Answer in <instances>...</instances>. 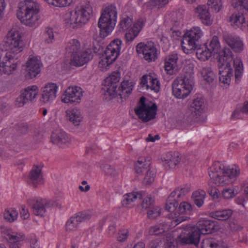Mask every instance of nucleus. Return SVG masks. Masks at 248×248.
Returning <instances> with one entry per match:
<instances>
[{"label":"nucleus","instance_id":"f257e3e1","mask_svg":"<svg viewBox=\"0 0 248 248\" xmlns=\"http://www.w3.org/2000/svg\"><path fill=\"white\" fill-rule=\"evenodd\" d=\"M240 172L238 166H227L220 162H215L208 170L211 181L217 186L232 183L239 175Z\"/></svg>","mask_w":248,"mask_h":248},{"label":"nucleus","instance_id":"f03ea898","mask_svg":"<svg viewBox=\"0 0 248 248\" xmlns=\"http://www.w3.org/2000/svg\"><path fill=\"white\" fill-rule=\"evenodd\" d=\"M17 17L21 22L30 27H36L39 24V4L31 0H26L18 4Z\"/></svg>","mask_w":248,"mask_h":248},{"label":"nucleus","instance_id":"7ed1b4c3","mask_svg":"<svg viewBox=\"0 0 248 248\" xmlns=\"http://www.w3.org/2000/svg\"><path fill=\"white\" fill-rule=\"evenodd\" d=\"M117 17V11L115 4H111L102 11L98 22L100 35L102 37L107 36L114 29Z\"/></svg>","mask_w":248,"mask_h":248},{"label":"nucleus","instance_id":"20e7f679","mask_svg":"<svg viewBox=\"0 0 248 248\" xmlns=\"http://www.w3.org/2000/svg\"><path fill=\"white\" fill-rule=\"evenodd\" d=\"M194 86L193 74L186 73L175 78L172 83L173 95L178 99H185L192 91Z\"/></svg>","mask_w":248,"mask_h":248},{"label":"nucleus","instance_id":"39448f33","mask_svg":"<svg viewBox=\"0 0 248 248\" xmlns=\"http://www.w3.org/2000/svg\"><path fill=\"white\" fill-rule=\"evenodd\" d=\"M0 49L5 54L16 55L23 50V43L21 33L17 31H9L0 45Z\"/></svg>","mask_w":248,"mask_h":248},{"label":"nucleus","instance_id":"423d86ee","mask_svg":"<svg viewBox=\"0 0 248 248\" xmlns=\"http://www.w3.org/2000/svg\"><path fill=\"white\" fill-rule=\"evenodd\" d=\"M92 13V7L87 3L70 12L65 18V23L72 29L79 28L87 22Z\"/></svg>","mask_w":248,"mask_h":248},{"label":"nucleus","instance_id":"0eeeda50","mask_svg":"<svg viewBox=\"0 0 248 248\" xmlns=\"http://www.w3.org/2000/svg\"><path fill=\"white\" fill-rule=\"evenodd\" d=\"M232 5L239 12L230 16L229 21L231 25L235 29H246L247 24L246 19L248 18V0H235Z\"/></svg>","mask_w":248,"mask_h":248},{"label":"nucleus","instance_id":"6e6552de","mask_svg":"<svg viewBox=\"0 0 248 248\" xmlns=\"http://www.w3.org/2000/svg\"><path fill=\"white\" fill-rule=\"evenodd\" d=\"M203 32L199 27H192L184 35L181 46L184 52L186 54L191 52L200 46L201 39Z\"/></svg>","mask_w":248,"mask_h":248},{"label":"nucleus","instance_id":"1a4fd4ad","mask_svg":"<svg viewBox=\"0 0 248 248\" xmlns=\"http://www.w3.org/2000/svg\"><path fill=\"white\" fill-rule=\"evenodd\" d=\"M218 54V65H231L232 62L234 67V73L236 81H239L241 78L243 67L242 61L239 59L233 60L232 52L230 49L224 47L220 49Z\"/></svg>","mask_w":248,"mask_h":248},{"label":"nucleus","instance_id":"9d476101","mask_svg":"<svg viewBox=\"0 0 248 248\" xmlns=\"http://www.w3.org/2000/svg\"><path fill=\"white\" fill-rule=\"evenodd\" d=\"M157 110L156 104L146 102V98H140L138 106L135 108V114L143 123H147L155 118Z\"/></svg>","mask_w":248,"mask_h":248},{"label":"nucleus","instance_id":"9b49d317","mask_svg":"<svg viewBox=\"0 0 248 248\" xmlns=\"http://www.w3.org/2000/svg\"><path fill=\"white\" fill-rule=\"evenodd\" d=\"M139 55H142L143 58L148 62H154L157 58V50L155 43L152 41L146 43L140 42L136 48Z\"/></svg>","mask_w":248,"mask_h":248},{"label":"nucleus","instance_id":"f8f14e48","mask_svg":"<svg viewBox=\"0 0 248 248\" xmlns=\"http://www.w3.org/2000/svg\"><path fill=\"white\" fill-rule=\"evenodd\" d=\"M122 41L119 39H115L107 46L105 55L106 62L109 65L113 63L120 55Z\"/></svg>","mask_w":248,"mask_h":248},{"label":"nucleus","instance_id":"ddd939ff","mask_svg":"<svg viewBox=\"0 0 248 248\" xmlns=\"http://www.w3.org/2000/svg\"><path fill=\"white\" fill-rule=\"evenodd\" d=\"M82 95V90L80 87H69L62 96V101L65 103L76 105L80 103Z\"/></svg>","mask_w":248,"mask_h":248},{"label":"nucleus","instance_id":"4468645a","mask_svg":"<svg viewBox=\"0 0 248 248\" xmlns=\"http://www.w3.org/2000/svg\"><path fill=\"white\" fill-rule=\"evenodd\" d=\"M219 229V227L216 222L206 218L200 219L196 225V229L203 235L213 233Z\"/></svg>","mask_w":248,"mask_h":248},{"label":"nucleus","instance_id":"2eb2a0df","mask_svg":"<svg viewBox=\"0 0 248 248\" xmlns=\"http://www.w3.org/2000/svg\"><path fill=\"white\" fill-rule=\"evenodd\" d=\"M120 75L119 72L114 71L105 79L104 89L109 95L115 96L118 83L120 79Z\"/></svg>","mask_w":248,"mask_h":248},{"label":"nucleus","instance_id":"dca6fc26","mask_svg":"<svg viewBox=\"0 0 248 248\" xmlns=\"http://www.w3.org/2000/svg\"><path fill=\"white\" fill-rule=\"evenodd\" d=\"M42 63L36 57H30L26 62V75L28 78H33L37 77L41 72Z\"/></svg>","mask_w":248,"mask_h":248},{"label":"nucleus","instance_id":"f3484780","mask_svg":"<svg viewBox=\"0 0 248 248\" xmlns=\"http://www.w3.org/2000/svg\"><path fill=\"white\" fill-rule=\"evenodd\" d=\"M58 86L54 83H48L42 88L40 101L44 104L50 103L56 97Z\"/></svg>","mask_w":248,"mask_h":248},{"label":"nucleus","instance_id":"a211bd4d","mask_svg":"<svg viewBox=\"0 0 248 248\" xmlns=\"http://www.w3.org/2000/svg\"><path fill=\"white\" fill-rule=\"evenodd\" d=\"M201 234L196 229L186 234L182 232L177 237V241L181 245L191 244L198 247Z\"/></svg>","mask_w":248,"mask_h":248},{"label":"nucleus","instance_id":"6ab92c4d","mask_svg":"<svg viewBox=\"0 0 248 248\" xmlns=\"http://www.w3.org/2000/svg\"><path fill=\"white\" fill-rule=\"evenodd\" d=\"M51 139L53 143L61 148L67 147L71 143L70 137L65 131L61 129H57L52 132Z\"/></svg>","mask_w":248,"mask_h":248},{"label":"nucleus","instance_id":"aec40b11","mask_svg":"<svg viewBox=\"0 0 248 248\" xmlns=\"http://www.w3.org/2000/svg\"><path fill=\"white\" fill-rule=\"evenodd\" d=\"M43 166L34 165L30 171L29 176L28 183L29 185L36 187L44 183L43 175L42 171Z\"/></svg>","mask_w":248,"mask_h":248},{"label":"nucleus","instance_id":"412c9836","mask_svg":"<svg viewBox=\"0 0 248 248\" xmlns=\"http://www.w3.org/2000/svg\"><path fill=\"white\" fill-rule=\"evenodd\" d=\"M205 108L204 98L201 95H198L193 98L189 109L193 116L197 118L203 112Z\"/></svg>","mask_w":248,"mask_h":248},{"label":"nucleus","instance_id":"4be33fe9","mask_svg":"<svg viewBox=\"0 0 248 248\" xmlns=\"http://www.w3.org/2000/svg\"><path fill=\"white\" fill-rule=\"evenodd\" d=\"M93 57V55L91 50L79 51L71 56V62L73 65L80 66L91 60Z\"/></svg>","mask_w":248,"mask_h":248},{"label":"nucleus","instance_id":"5701e85b","mask_svg":"<svg viewBox=\"0 0 248 248\" xmlns=\"http://www.w3.org/2000/svg\"><path fill=\"white\" fill-rule=\"evenodd\" d=\"M144 25V21L140 19L134 22L133 26L125 31L124 38L126 43H131L138 36Z\"/></svg>","mask_w":248,"mask_h":248},{"label":"nucleus","instance_id":"b1692460","mask_svg":"<svg viewBox=\"0 0 248 248\" xmlns=\"http://www.w3.org/2000/svg\"><path fill=\"white\" fill-rule=\"evenodd\" d=\"M224 41L235 52H240L244 49V44L239 37L230 34L223 36Z\"/></svg>","mask_w":248,"mask_h":248},{"label":"nucleus","instance_id":"393cba45","mask_svg":"<svg viewBox=\"0 0 248 248\" xmlns=\"http://www.w3.org/2000/svg\"><path fill=\"white\" fill-rule=\"evenodd\" d=\"M195 12L197 17L203 24L209 26L212 24L213 20L207 6L205 5L198 6L196 9Z\"/></svg>","mask_w":248,"mask_h":248},{"label":"nucleus","instance_id":"a878e982","mask_svg":"<svg viewBox=\"0 0 248 248\" xmlns=\"http://www.w3.org/2000/svg\"><path fill=\"white\" fill-rule=\"evenodd\" d=\"M49 202L45 199H34L32 200L33 213L37 216L43 217L46 213V207L48 206Z\"/></svg>","mask_w":248,"mask_h":248},{"label":"nucleus","instance_id":"bb28decb","mask_svg":"<svg viewBox=\"0 0 248 248\" xmlns=\"http://www.w3.org/2000/svg\"><path fill=\"white\" fill-rule=\"evenodd\" d=\"M178 56L176 53L168 55L164 60V68L167 74L172 75L176 72L177 62Z\"/></svg>","mask_w":248,"mask_h":248},{"label":"nucleus","instance_id":"cd10ccee","mask_svg":"<svg viewBox=\"0 0 248 248\" xmlns=\"http://www.w3.org/2000/svg\"><path fill=\"white\" fill-rule=\"evenodd\" d=\"M231 65H218L219 75V81L224 84L229 85L233 70Z\"/></svg>","mask_w":248,"mask_h":248},{"label":"nucleus","instance_id":"c85d7f7f","mask_svg":"<svg viewBox=\"0 0 248 248\" xmlns=\"http://www.w3.org/2000/svg\"><path fill=\"white\" fill-rule=\"evenodd\" d=\"M181 158L178 153H168L164 157L163 165L167 169H174L179 164Z\"/></svg>","mask_w":248,"mask_h":248},{"label":"nucleus","instance_id":"c756f323","mask_svg":"<svg viewBox=\"0 0 248 248\" xmlns=\"http://www.w3.org/2000/svg\"><path fill=\"white\" fill-rule=\"evenodd\" d=\"M133 86L134 85L132 82L129 81L128 80L123 81L118 89H116L115 95H118L121 96V98H124L125 99L131 94Z\"/></svg>","mask_w":248,"mask_h":248},{"label":"nucleus","instance_id":"7c9ffc66","mask_svg":"<svg viewBox=\"0 0 248 248\" xmlns=\"http://www.w3.org/2000/svg\"><path fill=\"white\" fill-rule=\"evenodd\" d=\"M67 118L72 124L76 125H78L82 120V117L80 111L77 108H73L66 111Z\"/></svg>","mask_w":248,"mask_h":248},{"label":"nucleus","instance_id":"2f4dec72","mask_svg":"<svg viewBox=\"0 0 248 248\" xmlns=\"http://www.w3.org/2000/svg\"><path fill=\"white\" fill-rule=\"evenodd\" d=\"M201 248H226L216 238L206 237L203 239L201 244Z\"/></svg>","mask_w":248,"mask_h":248},{"label":"nucleus","instance_id":"473e14b6","mask_svg":"<svg viewBox=\"0 0 248 248\" xmlns=\"http://www.w3.org/2000/svg\"><path fill=\"white\" fill-rule=\"evenodd\" d=\"M232 212V210L230 209L218 210L211 212L210 216L215 219L224 221L231 217Z\"/></svg>","mask_w":248,"mask_h":248},{"label":"nucleus","instance_id":"72a5a7b5","mask_svg":"<svg viewBox=\"0 0 248 248\" xmlns=\"http://www.w3.org/2000/svg\"><path fill=\"white\" fill-rule=\"evenodd\" d=\"M22 92L27 98L29 102H33L36 100L38 94V88L36 85L28 86Z\"/></svg>","mask_w":248,"mask_h":248},{"label":"nucleus","instance_id":"f704fd0d","mask_svg":"<svg viewBox=\"0 0 248 248\" xmlns=\"http://www.w3.org/2000/svg\"><path fill=\"white\" fill-rule=\"evenodd\" d=\"M142 197L141 192H132L124 194L122 203L123 206H126L137 200H140Z\"/></svg>","mask_w":248,"mask_h":248},{"label":"nucleus","instance_id":"c9c22d12","mask_svg":"<svg viewBox=\"0 0 248 248\" xmlns=\"http://www.w3.org/2000/svg\"><path fill=\"white\" fill-rule=\"evenodd\" d=\"M66 50L68 53L71 54V56L79 52L81 50L79 41L77 39L71 40L67 44Z\"/></svg>","mask_w":248,"mask_h":248},{"label":"nucleus","instance_id":"e433bc0d","mask_svg":"<svg viewBox=\"0 0 248 248\" xmlns=\"http://www.w3.org/2000/svg\"><path fill=\"white\" fill-rule=\"evenodd\" d=\"M205 196L206 192L203 190H198L192 193V198L197 207H201L202 206Z\"/></svg>","mask_w":248,"mask_h":248},{"label":"nucleus","instance_id":"4c0bfd02","mask_svg":"<svg viewBox=\"0 0 248 248\" xmlns=\"http://www.w3.org/2000/svg\"><path fill=\"white\" fill-rule=\"evenodd\" d=\"M196 49V56L197 58L202 61H205L209 59L212 54L207 46H204L201 47V46L198 47Z\"/></svg>","mask_w":248,"mask_h":248},{"label":"nucleus","instance_id":"58836bf2","mask_svg":"<svg viewBox=\"0 0 248 248\" xmlns=\"http://www.w3.org/2000/svg\"><path fill=\"white\" fill-rule=\"evenodd\" d=\"M25 235L23 234H10L8 233L6 237V239L11 243L10 246V248H20L16 242H19L24 240Z\"/></svg>","mask_w":248,"mask_h":248},{"label":"nucleus","instance_id":"ea45409f","mask_svg":"<svg viewBox=\"0 0 248 248\" xmlns=\"http://www.w3.org/2000/svg\"><path fill=\"white\" fill-rule=\"evenodd\" d=\"M133 23V18L124 16L120 19L118 25L119 31H124L131 27Z\"/></svg>","mask_w":248,"mask_h":248},{"label":"nucleus","instance_id":"a19ab883","mask_svg":"<svg viewBox=\"0 0 248 248\" xmlns=\"http://www.w3.org/2000/svg\"><path fill=\"white\" fill-rule=\"evenodd\" d=\"M160 82L155 74H149V85H147V89H151L157 93L160 89Z\"/></svg>","mask_w":248,"mask_h":248},{"label":"nucleus","instance_id":"79ce46f5","mask_svg":"<svg viewBox=\"0 0 248 248\" xmlns=\"http://www.w3.org/2000/svg\"><path fill=\"white\" fill-rule=\"evenodd\" d=\"M201 74L203 79L208 83L212 82L215 78L214 72L209 67H203L201 71Z\"/></svg>","mask_w":248,"mask_h":248},{"label":"nucleus","instance_id":"37998d69","mask_svg":"<svg viewBox=\"0 0 248 248\" xmlns=\"http://www.w3.org/2000/svg\"><path fill=\"white\" fill-rule=\"evenodd\" d=\"M18 214V212L15 209L9 208L5 210L3 217L6 220L12 222L17 219Z\"/></svg>","mask_w":248,"mask_h":248},{"label":"nucleus","instance_id":"c03bdc74","mask_svg":"<svg viewBox=\"0 0 248 248\" xmlns=\"http://www.w3.org/2000/svg\"><path fill=\"white\" fill-rule=\"evenodd\" d=\"M150 165V163L146 162L144 157H140L139 158L137 163L135 165V171L138 174L141 173L144 170L149 167Z\"/></svg>","mask_w":248,"mask_h":248},{"label":"nucleus","instance_id":"a18cd8bd","mask_svg":"<svg viewBox=\"0 0 248 248\" xmlns=\"http://www.w3.org/2000/svg\"><path fill=\"white\" fill-rule=\"evenodd\" d=\"M212 54H217L220 49V43L217 36H214L211 40L209 46H207Z\"/></svg>","mask_w":248,"mask_h":248},{"label":"nucleus","instance_id":"49530a36","mask_svg":"<svg viewBox=\"0 0 248 248\" xmlns=\"http://www.w3.org/2000/svg\"><path fill=\"white\" fill-rule=\"evenodd\" d=\"M79 223L74 216L71 217L66 222V230L67 231H75L78 229Z\"/></svg>","mask_w":248,"mask_h":248},{"label":"nucleus","instance_id":"de8ad7c7","mask_svg":"<svg viewBox=\"0 0 248 248\" xmlns=\"http://www.w3.org/2000/svg\"><path fill=\"white\" fill-rule=\"evenodd\" d=\"M16 55L5 54L2 59V62H0L1 69L5 65H11L14 63H17V59H15Z\"/></svg>","mask_w":248,"mask_h":248},{"label":"nucleus","instance_id":"09e8293b","mask_svg":"<svg viewBox=\"0 0 248 248\" xmlns=\"http://www.w3.org/2000/svg\"><path fill=\"white\" fill-rule=\"evenodd\" d=\"M74 216L79 224L81 222L89 220L91 217V215L86 211L78 212Z\"/></svg>","mask_w":248,"mask_h":248},{"label":"nucleus","instance_id":"8fccbe9b","mask_svg":"<svg viewBox=\"0 0 248 248\" xmlns=\"http://www.w3.org/2000/svg\"><path fill=\"white\" fill-rule=\"evenodd\" d=\"M49 4H52L58 7H66L69 6L72 0H45Z\"/></svg>","mask_w":248,"mask_h":248},{"label":"nucleus","instance_id":"3c124183","mask_svg":"<svg viewBox=\"0 0 248 248\" xmlns=\"http://www.w3.org/2000/svg\"><path fill=\"white\" fill-rule=\"evenodd\" d=\"M45 41L47 44L52 43L54 40V35L53 29L46 28L44 34Z\"/></svg>","mask_w":248,"mask_h":248},{"label":"nucleus","instance_id":"603ef678","mask_svg":"<svg viewBox=\"0 0 248 248\" xmlns=\"http://www.w3.org/2000/svg\"><path fill=\"white\" fill-rule=\"evenodd\" d=\"M178 206V202L177 200L167 199L166 203V209L170 212L175 211Z\"/></svg>","mask_w":248,"mask_h":248},{"label":"nucleus","instance_id":"864d4df0","mask_svg":"<svg viewBox=\"0 0 248 248\" xmlns=\"http://www.w3.org/2000/svg\"><path fill=\"white\" fill-rule=\"evenodd\" d=\"M160 208L158 206H153L148 210V217L150 219H155L160 215Z\"/></svg>","mask_w":248,"mask_h":248},{"label":"nucleus","instance_id":"5fc2aeb1","mask_svg":"<svg viewBox=\"0 0 248 248\" xmlns=\"http://www.w3.org/2000/svg\"><path fill=\"white\" fill-rule=\"evenodd\" d=\"M129 236V231L127 229L120 230L117 234V240L119 242H124L126 241Z\"/></svg>","mask_w":248,"mask_h":248},{"label":"nucleus","instance_id":"6e6d98bb","mask_svg":"<svg viewBox=\"0 0 248 248\" xmlns=\"http://www.w3.org/2000/svg\"><path fill=\"white\" fill-rule=\"evenodd\" d=\"M179 210L182 214H190L192 210V206L187 202H182L179 205Z\"/></svg>","mask_w":248,"mask_h":248},{"label":"nucleus","instance_id":"4d7b16f0","mask_svg":"<svg viewBox=\"0 0 248 248\" xmlns=\"http://www.w3.org/2000/svg\"><path fill=\"white\" fill-rule=\"evenodd\" d=\"M207 4L211 6V8L215 12L217 13L221 9L222 2L221 0H208Z\"/></svg>","mask_w":248,"mask_h":248},{"label":"nucleus","instance_id":"13d9d810","mask_svg":"<svg viewBox=\"0 0 248 248\" xmlns=\"http://www.w3.org/2000/svg\"><path fill=\"white\" fill-rule=\"evenodd\" d=\"M29 103L27 98L26 97V96L21 91L20 95L16 100V105L18 107H21Z\"/></svg>","mask_w":248,"mask_h":248},{"label":"nucleus","instance_id":"bf43d9fd","mask_svg":"<svg viewBox=\"0 0 248 248\" xmlns=\"http://www.w3.org/2000/svg\"><path fill=\"white\" fill-rule=\"evenodd\" d=\"M236 194V193L234 192V189L232 187L224 189L222 191V196L226 199L232 198L235 197Z\"/></svg>","mask_w":248,"mask_h":248},{"label":"nucleus","instance_id":"052dcab7","mask_svg":"<svg viewBox=\"0 0 248 248\" xmlns=\"http://www.w3.org/2000/svg\"><path fill=\"white\" fill-rule=\"evenodd\" d=\"M154 200L151 197H147L144 199L141 206L143 209H149L154 206Z\"/></svg>","mask_w":248,"mask_h":248},{"label":"nucleus","instance_id":"680f3d73","mask_svg":"<svg viewBox=\"0 0 248 248\" xmlns=\"http://www.w3.org/2000/svg\"><path fill=\"white\" fill-rule=\"evenodd\" d=\"M100 168L106 175H113L115 174L114 169L109 164L102 165Z\"/></svg>","mask_w":248,"mask_h":248},{"label":"nucleus","instance_id":"e2e57ef3","mask_svg":"<svg viewBox=\"0 0 248 248\" xmlns=\"http://www.w3.org/2000/svg\"><path fill=\"white\" fill-rule=\"evenodd\" d=\"M169 2V0H151V5L153 7L161 8L166 5Z\"/></svg>","mask_w":248,"mask_h":248},{"label":"nucleus","instance_id":"0e129e2a","mask_svg":"<svg viewBox=\"0 0 248 248\" xmlns=\"http://www.w3.org/2000/svg\"><path fill=\"white\" fill-rule=\"evenodd\" d=\"M155 179L154 173L153 171L148 170L143 180V183L146 185H149L154 182Z\"/></svg>","mask_w":248,"mask_h":248},{"label":"nucleus","instance_id":"69168bd1","mask_svg":"<svg viewBox=\"0 0 248 248\" xmlns=\"http://www.w3.org/2000/svg\"><path fill=\"white\" fill-rule=\"evenodd\" d=\"M17 67V63H14L13 65H5L3 66L2 68H1V70L3 71L5 74L10 75L12 74L13 72L16 70Z\"/></svg>","mask_w":248,"mask_h":248},{"label":"nucleus","instance_id":"338daca9","mask_svg":"<svg viewBox=\"0 0 248 248\" xmlns=\"http://www.w3.org/2000/svg\"><path fill=\"white\" fill-rule=\"evenodd\" d=\"M149 232L150 235H158L164 233V232H162V228H161L158 224L151 227L149 229Z\"/></svg>","mask_w":248,"mask_h":248},{"label":"nucleus","instance_id":"774afa93","mask_svg":"<svg viewBox=\"0 0 248 248\" xmlns=\"http://www.w3.org/2000/svg\"><path fill=\"white\" fill-rule=\"evenodd\" d=\"M177 189L178 190L179 193L177 194L176 197L177 198H178L182 196H184L185 194L189 192L190 190V186L185 185L183 187H178L177 188Z\"/></svg>","mask_w":248,"mask_h":248}]
</instances>
